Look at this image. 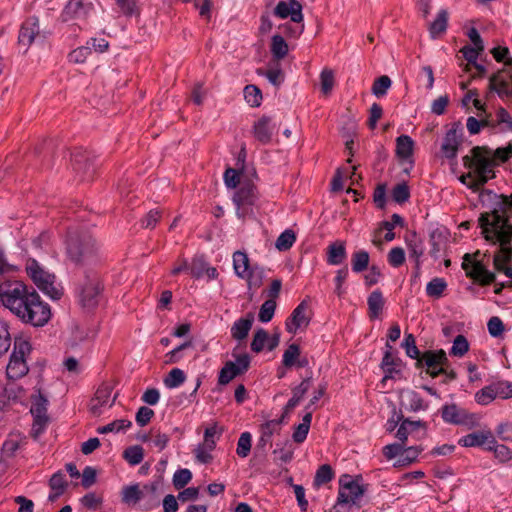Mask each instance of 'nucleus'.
<instances>
[{
    "mask_svg": "<svg viewBox=\"0 0 512 512\" xmlns=\"http://www.w3.org/2000/svg\"><path fill=\"white\" fill-rule=\"evenodd\" d=\"M274 461L277 464L289 463L293 459V449L289 441H286L282 447L274 449Z\"/></svg>",
    "mask_w": 512,
    "mask_h": 512,
    "instance_id": "obj_41",
    "label": "nucleus"
},
{
    "mask_svg": "<svg viewBox=\"0 0 512 512\" xmlns=\"http://www.w3.org/2000/svg\"><path fill=\"white\" fill-rule=\"evenodd\" d=\"M101 291L98 275L92 271L86 272L76 290L80 305L85 309L95 308L99 303Z\"/></svg>",
    "mask_w": 512,
    "mask_h": 512,
    "instance_id": "obj_7",
    "label": "nucleus"
},
{
    "mask_svg": "<svg viewBox=\"0 0 512 512\" xmlns=\"http://www.w3.org/2000/svg\"><path fill=\"white\" fill-rule=\"evenodd\" d=\"M49 35V32L40 29L39 19L37 17H29L20 26L18 46L20 49L23 48V51L26 52L35 41L44 42Z\"/></svg>",
    "mask_w": 512,
    "mask_h": 512,
    "instance_id": "obj_9",
    "label": "nucleus"
},
{
    "mask_svg": "<svg viewBox=\"0 0 512 512\" xmlns=\"http://www.w3.org/2000/svg\"><path fill=\"white\" fill-rule=\"evenodd\" d=\"M460 136L456 129H449L443 139L441 152L447 159H454L457 156L460 145Z\"/></svg>",
    "mask_w": 512,
    "mask_h": 512,
    "instance_id": "obj_23",
    "label": "nucleus"
},
{
    "mask_svg": "<svg viewBox=\"0 0 512 512\" xmlns=\"http://www.w3.org/2000/svg\"><path fill=\"white\" fill-rule=\"evenodd\" d=\"M388 263L394 267L398 268L405 262V251L401 247L392 248L387 256Z\"/></svg>",
    "mask_w": 512,
    "mask_h": 512,
    "instance_id": "obj_62",
    "label": "nucleus"
},
{
    "mask_svg": "<svg viewBox=\"0 0 512 512\" xmlns=\"http://www.w3.org/2000/svg\"><path fill=\"white\" fill-rule=\"evenodd\" d=\"M186 380L185 372L180 368H173L164 378L163 383L166 388L174 389L180 387Z\"/></svg>",
    "mask_w": 512,
    "mask_h": 512,
    "instance_id": "obj_35",
    "label": "nucleus"
},
{
    "mask_svg": "<svg viewBox=\"0 0 512 512\" xmlns=\"http://www.w3.org/2000/svg\"><path fill=\"white\" fill-rule=\"evenodd\" d=\"M448 358L444 350H427L417 358L416 366L418 368L426 367L427 370L434 366H447Z\"/></svg>",
    "mask_w": 512,
    "mask_h": 512,
    "instance_id": "obj_21",
    "label": "nucleus"
},
{
    "mask_svg": "<svg viewBox=\"0 0 512 512\" xmlns=\"http://www.w3.org/2000/svg\"><path fill=\"white\" fill-rule=\"evenodd\" d=\"M362 476L353 478L349 474H343L339 478V492L337 504H357L364 495L366 488L361 484Z\"/></svg>",
    "mask_w": 512,
    "mask_h": 512,
    "instance_id": "obj_8",
    "label": "nucleus"
},
{
    "mask_svg": "<svg viewBox=\"0 0 512 512\" xmlns=\"http://www.w3.org/2000/svg\"><path fill=\"white\" fill-rule=\"evenodd\" d=\"M91 54L90 46H81L73 51H71L68 55L69 61L76 64H82L86 61L88 56Z\"/></svg>",
    "mask_w": 512,
    "mask_h": 512,
    "instance_id": "obj_59",
    "label": "nucleus"
},
{
    "mask_svg": "<svg viewBox=\"0 0 512 512\" xmlns=\"http://www.w3.org/2000/svg\"><path fill=\"white\" fill-rule=\"evenodd\" d=\"M280 19L290 17L291 21L301 23L303 21L302 5L298 0L280 1L273 11Z\"/></svg>",
    "mask_w": 512,
    "mask_h": 512,
    "instance_id": "obj_18",
    "label": "nucleus"
},
{
    "mask_svg": "<svg viewBox=\"0 0 512 512\" xmlns=\"http://www.w3.org/2000/svg\"><path fill=\"white\" fill-rule=\"evenodd\" d=\"M334 477V472L329 464L321 465L315 474L313 484L315 487H320L330 482Z\"/></svg>",
    "mask_w": 512,
    "mask_h": 512,
    "instance_id": "obj_40",
    "label": "nucleus"
},
{
    "mask_svg": "<svg viewBox=\"0 0 512 512\" xmlns=\"http://www.w3.org/2000/svg\"><path fill=\"white\" fill-rule=\"evenodd\" d=\"M469 350V343L465 336L457 335L453 341L450 354L456 357H462Z\"/></svg>",
    "mask_w": 512,
    "mask_h": 512,
    "instance_id": "obj_55",
    "label": "nucleus"
},
{
    "mask_svg": "<svg viewBox=\"0 0 512 512\" xmlns=\"http://www.w3.org/2000/svg\"><path fill=\"white\" fill-rule=\"evenodd\" d=\"M157 488L156 483L145 485L143 489H140L138 484L125 486L122 489V501L126 504H136L145 497L146 492L154 494Z\"/></svg>",
    "mask_w": 512,
    "mask_h": 512,
    "instance_id": "obj_22",
    "label": "nucleus"
},
{
    "mask_svg": "<svg viewBox=\"0 0 512 512\" xmlns=\"http://www.w3.org/2000/svg\"><path fill=\"white\" fill-rule=\"evenodd\" d=\"M274 128L271 118L263 116L253 126L254 137L262 144H268L272 139Z\"/></svg>",
    "mask_w": 512,
    "mask_h": 512,
    "instance_id": "obj_24",
    "label": "nucleus"
},
{
    "mask_svg": "<svg viewBox=\"0 0 512 512\" xmlns=\"http://www.w3.org/2000/svg\"><path fill=\"white\" fill-rule=\"evenodd\" d=\"M462 268L466 271L467 277L484 286L493 283L496 279L493 272L489 271L482 262L473 260L470 254L464 255Z\"/></svg>",
    "mask_w": 512,
    "mask_h": 512,
    "instance_id": "obj_13",
    "label": "nucleus"
},
{
    "mask_svg": "<svg viewBox=\"0 0 512 512\" xmlns=\"http://www.w3.org/2000/svg\"><path fill=\"white\" fill-rule=\"evenodd\" d=\"M300 355V348L297 344L293 343L288 346L284 351L282 363L286 367H292L296 364V360Z\"/></svg>",
    "mask_w": 512,
    "mask_h": 512,
    "instance_id": "obj_58",
    "label": "nucleus"
},
{
    "mask_svg": "<svg viewBox=\"0 0 512 512\" xmlns=\"http://www.w3.org/2000/svg\"><path fill=\"white\" fill-rule=\"evenodd\" d=\"M271 53L277 60H281L287 55L288 45L281 35H274L272 37Z\"/></svg>",
    "mask_w": 512,
    "mask_h": 512,
    "instance_id": "obj_38",
    "label": "nucleus"
},
{
    "mask_svg": "<svg viewBox=\"0 0 512 512\" xmlns=\"http://www.w3.org/2000/svg\"><path fill=\"white\" fill-rule=\"evenodd\" d=\"M73 170L79 175L80 181H88L96 171V165L86 150H79L72 154Z\"/></svg>",
    "mask_w": 512,
    "mask_h": 512,
    "instance_id": "obj_14",
    "label": "nucleus"
},
{
    "mask_svg": "<svg viewBox=\"0 0 512 512\" xmlns=\"http://www.w3.org/2000/svg\"><path fill=\"white\" fill-rule=\"evenodd\" d=\"M48 404V399L41 393L40 389L31 395L30 413L33 416V430L36 433H42L48 424Z\"/></svg>",
    "mask_w": 512,
    "mask_h": 512,
    "instance_id": "obj_12",
    "label": "nucleus"
},
{
    "mask_svg": "<svg viewBox=\"0 0 512 512\" xmlns=\"http://www.w3.org/2000/svg\"><path fill=\"white\" fill-rule=\"evenodd\" d=\"M369 265V253L365 250H358L352 254L351 266L352 271L355 273H361L368 268Z\"/></svg>",
    "mask_w": 512,
    "mask_h": 512,
    "instance_id": "obj_36",
    "label": "nucleus"
},
{
    "mask_svg": "<svg viewBox=\"0 0 512 512\" xmlns=\"http://www.w3.org/2000/svg\"><path fill=\"white\" fill-rule=\"evenodd\" d=\"M66 253L70 261L76 265L93 264L97 260L95 239L88 233L69 234Z\"/></svg>",
    "mask_w": 512,
    "mask_h": 512,
    "instance_id": "obj_4",
    "label": "nucleus"
},
{
    "mask_svg": "<svg viewBox=\"0 0 512 512\" xmlns=\"http://www.w3.org/2000/svg\"><path fill=\"white\" fill-rule=\"evenodd\" d=\"M321 90L324 94L331 92L334 86V74L330 69L322 70L320 74Z\"/></svg>",
    "mask_w": 512,
    "mask_h": 512,
    "instance_id": "obj_64",
    "label": "nucleus"
},
{
    "mask_svg": "<svg viewBox=\"0 0 512 512\" xmlns=\"http://www.w3.org/2000/svg\"><path fill=\"white\" fill-rule=\"evenodd\" d=\"M254 316L252 313H248L246 317L240 318L234 322L231 327V335L236 340H244L251 330L253 325Z\"/></svg>",
    "mask_w": 512,
    "mask_h": 512,
    "instance_id": "obj_26",
    "label": "nucleus"
},
{
    "mask_svg": "<svg viewBox=\"0 0 512 512\" xmlns=\"http://www.w3.org/2000/svg\"><path fill=\"white\" fill-rule=\"evenodd\" d=\"M296 241V235L293 230L286 229L283 231L275 242V247L279 251H286L290 249Z\"/></svg>",
    "mask_w": 512,
    "mask_h": 512,
    "instance_id": "obj_42",
    "label": "nucleus"
},
{
    "mask_svg": "<svg viewBox=\"0 0 512 512\" xmlns=\"http://www.w3.org/2000/svg\"><path fill=\"white\" fill-rule=\"evenodd\" d=\"M267 340V331L263 328H259L253 336V340L251 342V350L255 353L261 352L264 349Z\"/></svg>",
    "mask_w": 512,
    "mask_h": 512,
    "instance_id": "obj_52",
    "label": "nucleus"
},
{
    "mask_svg": "<svg viewBox=\"0 0 512 512\" xmlns=\"http://www.w3.org/2000/svg\"><path fill=\"white\" fill-rule=\"evenodd\" d=\"M244 98L251 107H259L262 102V92L255 85H247L244 88Z\"/></svg>",
    "mask_w": 512,
    "mask_h": 512,
    "instance_id": "obj_44",
    "label": "nucleus"
},
{
    "mask_svg": "<svg viewBox=\"0 0 512 512\" xmlns=\"http://www.w3.org/2000/svg\"><path fill=\"white\" fill-rule=\"evenodd\" d=\"M112 387L109 384H102L98 387L95 392L93 399L91 400V412L94 415L101 413V408L104 406L111 407L115 401L116 396L111 399Z\"/></svg>",
    "mask_w": 512,
    "mask_h": 512,
    "instance_id": "obj_20",
    "label": "nucleus"
},
{
    "mask_svg": "<svg viewBox=\"0 0 512 512\" xmlns=\"http://www.w3.org/2000/svg\"><path fill=\"white\" fill-rule=\"evenodd\" d=\"M402 405L410 412L425 411L429 404L414 390H405L402 392Z\"/></svg>",
    "mask_w": 512,
    "mask_h": 512,
    "instance_id": "obj_25",
    "label": "nucleus"
},
{
    "mask_svg": "<svg viewBox=\"0 0 512 512\" xmlns=\"http://www.w3.org/2000/svg\"><path fill=\"white\" fill-rule=\"evenodd\" d=\"M257 199L256 187L251 183L243 184L233 197V202L237 207V216L244 217L245 207L255 205Z\"/></svg>",
    "mask_w": 512,
    "mask_h": 512,
    "instance_id": "obj_15",
    "label": "nucleus"
},
{
    "mask_svg": "<svg viewBox=\"0 0 512 512\" xmlns=\"http://www.w3.org/2000/svg\"><path fill=\"white\" fill-rule=\"evenodd\" d=\"M222 434V429H219L216 424L209 426L205 429L204 432V443L209 449H214L216 447L215 437H220Z\"/></svg>",
    "mask_w": 512,
    "mask_h": 512,
    "instance_id": "obj_63",
    "label": "nucleus"
},
{
    "mask_svg": "<svg viewBox=\"0 0 512 512\" xmlns=\"http://www.w3.org/2000/svg\"><path fill=\"white\" fill-rule=\"evenodd\" d=\"M392 198L396 203L402 204L410 198V190L408 185L403 182L397 184L392 190Z\"/></svg>",
    "mask_w": 512,
    "mask_h": 512,
    "instance_id": "obj_61",
    "label": "nucleus"
},
{
    "mask_svg": "<svg viewBox=\"0 0 512 512\" xmlns=\"http://www.w3.org/2000/svg\"><path fill=\"white\" fill-rule=\"evenodd\" d=\"M123 458L132 466H136L143 461L144 449L140 445H133L126 448L123 452Z\"/></svg>",
    "mask_w": 512,
    "mask_h": 512,
    "instance_id": "obj_37",
    "label": "nucleus"
},
{
    "mask_svg": "<svg viewBox=\"0 0 512 512\" xmlns=\"http://www.w3.org/2000/svg\"><path fill=\"white\" fill-rule=\"evenodd\" d=\"M192 479V473L187 468H182L176 470L173 475V485L176 489L184 488Z\"/></svg>",
    "mask_w": 512,
    "mask_h": 512,
    "instance_id": "obj_50",
    "label": "nucleus"
},
{
    "mask_svg": "<svg viewBox=\"0 0 512 512\" xmlns=\"http://www.w3.org/2000/svg\"><path fill=\"white\" fill-rule=\"evenodd\" d=\"M265 278V269L263 266L253 264L249 269L247 276L243 279L247 281L248 289H258Z\"/></svg>",
    "mask_w": 512,
    "mask_h": 512,
    "instance_id": "obj_31",
    "label": "nucleus"
},
{
    "mask_svg": "<svg viewBox=\"0 0 512 512\" xmlns=\"http://www.w3.org/2000/svg\"><path fill=\"white\" fill-rule=\"evenodd\" d=\"M116 4L127 17L139 16L140 14L136 0H116Z\"/></svg>",
    "mask_w": 512,
    "mask_h": 512,
    "instance_id": "obj_53",
    "label": "nucleus"
},
{
    "mask_svg": "<svg viewBox=\"0 0 512 512\" xmlns=\"http://www.w3.org/2000/svg\"><path fill=\"white\" fill-rule=\"evenodd\" d=\"M252 265H250V261L248 255L242 251H236L233 254V268L235 274L243 279L247 276V273Z\"/></svg>",
    "mask_w": 512,
    "mask_h": 512,
    "instance_id": "obj_30",
    "label": "nucleus"
},
{
    "mask_svg": "<svg viewBox=\"0 0 512 512\" xmlns=\"http://www.w3.org/2000/svg\"><path fill=\"white\" fill-rule=\"evenodd\" d=\"M447 288V282L443 278H433L426 285V294L432 298H440L443 295V292Z\"/></svg>",
    "mask_w": 512,
    "mask_h": 512,
    "instance_id": "obj_39",
    "label": "nucleus"
},
{
    "mask_svg": "<svg viewBox=\"0 0 512 512\" xmlns=\"http://www.w3.org/2000/svg\"><path fill=\"white\" fill-rule=\"evenodd\" d=\"M486 441V431H477L460 438L458 444L462 447H478L483 446Z\"/></svg>",
    "mask_w": 512,
    "mask_h": 512,
    "instance_id": "obj_34",
    "label": "nucleus"
},
{
    "mask_svg": "<svg viewBox=\"0 0 512 512\" xmlns=\"http://www.w3.org/2000/svg\"><path fill=\"white\" fill-rule=\"evenodd\" d=\"M92 10L93 4L90 0H69L61 13V18L64 22L84 19Z\"/></svg>",
    "mask_w": 512,
    "mask_h": 512,
    "instance_id": "obj_16",
    "label": "nucleus"
},
{
    "mask_svg": "<svg viewBox=\"0 0 512 512\" xmlns=\"http://www.w3.org/2000/svg\"><path fill=\"white\" fill-rule=\"evenodd\" d=\"M467 130L471 135L478 134L482 127L494 126L491 122L485 118L478 120L477 118L470 116L466 121Z\"/></svg>",
    "mask_w": 512,
    "mask_h": 512,
    "instance_id": "obj_60",
    "label": "nucleus"
},
{
    "mask_svg": "<svg viewBox=\"0 0 512 512\" xmlns=\"http://www.w3.org/2000/svg\"><path fill=\"white\" fill-rule=\"evenodd\" d=\"M238 375L239 373L236 371L234 367V362L228 361L219 372L218 383L220 385H227L231 380H233Z\"/></svg>",
    "mask_w": 512,
    "mask_h": 512,
    "instance_id": "obj_48",
    "label": "nucleus"
},
{
    "mask_svg": "<svg viewBox=\"0 0 512 512\" xmlns=\"http://www.w3.org/2000/svg\"><path fill=\"white\" fill-rule=\"evenodd\" d=\"M132 426V422L127 419H118L105 426H101L97 429L99 434H107L110 432H120L129 429Z\"/></svg>",
    "mask_w": 512,
    "mask_h": 512,
    "instance_id": "obj_43",
    "label": "nucleus"
},
{
    "mask_svg": "<svg viewBox=\"0 0 512 512\" xmlns=\"http://www.w3.org/2000/svg\"><path fill=\"white\" fill-rule=\"evenodd\" d=\"M496 398L497 397H496V394L494 392V384H493V382L491 384L483 387L482 389H480L475 394V400L480 405H488L493 400H495Z\"/></svg>",
    "mask_w": 512,
    "mask_h": 512,
    "instance_id": "obj_45",
    "label": "nucleus"
},
{
    "mask_svg": "<svg viewBox=\"0 0 512 512\" xmlns=\"http://www.w3.org/2000/svg\"><path fill=\"white\" fill-rule=\"evenodd\" d=\"M441 417L445 423L466 426L467 428L477 426L479 421L476 414L469 413L466 409L459 407L455 403L444 404L441 407Z\"/></svg>",
    "mask_w": 512,
    "mask_h": 512,
    "instance_id": "obj_10",
    "label": "nucleus"
},
{
    "mask_svg": "<svg viewBox=\"0 0 512 512\" xmlns=\"http://www.w3.org/2000/svg\"><path fill=\"white\" fill-rule=\"evenodd\" d=\"M369 316L371 319H377L384 307V298L382 292L377 289L370 293L367 299Z\"/></svg>",
    "mask_w": 512,
    "mask_h": 512,
    "instance_id": "obj_29",
    "label": "nucleus"
},
{
    "mask_svg": "<svg viewBox=\"0 0 512 512\" xmlns=\"http://www.w3.org/2000/svg\"><path fill=\"white\" fill-rule=\"evenodd\" d=\"M347 257L345 243L343 241H336L327 247V263L329 265H340Z\"/></svg>",
    "mask_w": 512,
    "mask_h": 512,
    "instance_id": "obj_27",
    "label": "nucleus"
},
{
    "mask_svg": "<svg viewBox=\"0 0 512 512\" xmlns=\"http://www.w3.org/2000/svg\"><path fill=\"white\" fill-rule=\"evenodd\" d=\"M11 345V336L7 322L0 319V357L3 356Z\"/></svg>",
    "mask_w": 512,
    "mask_h": 512,
    "instance_id": "obj_51",
    "label": "nucleus"
},
{
    "mask_svg": "<svg viewBox=\"0 0 512 512\" xmlns=\"http://www.w3.org/2000/svg\"><path fill=\"white\" fill-rule=\"evenodd\" d=\"M481 203L489 210L481 213L478 222L482 234L487 240L499 243V252L504 262L512 259V198L497 195L491 190H482L479 194Z\"/></svg>",
    "mask_w": 512,
    "mask_h": 512,
    "instance_id": "obj_1",
    "label": "nucleus"
},
{
    "mask_svg": "<svg viewBox=\"0 0 512 512\" xmlns=\"http://www.w3.org/2000/svg\"><path fill=\"white\" fill-rule=\"evenodd\" d=\"M494 384V392L497 398L506 400L512 398V382L496 381Z\"/></svg>",
    "mask_w": 512,
    "mask_h": 512,
    "instance_id": "obj_57",
    "label": "nucleus"
},
{
    "mask_svg": "<svg viewBox=\"0 0 512 512\" xmlns=\"http://www.w3.org/2000/svg\"><path fill=\"white\" fill-rule=\"evenodd\" d=\"M414 142L408 135H400L396 138V155L400 159H408L412 156Z\"/></svg>",
    "mask_w": 512,
    "mask_h": 512,
    "instance_id": "obj_32",
    "label": "nucleus"
},
{
    "mask_svg": "<svg viewBox=\"0 0 512 512\" xmlns=\"http://www.w3.org/2000/svg\"><path fill=\"white\" fill-rule=\"evenodd\" d=\"M276 310V301L273 299L266 300L260 307L258 319L262 323L272 320Z\"/></svg>",
    "mask_w": 512,
    "mask_h": 512,
    "instance_id": "obj_47",
    "label": "nucleus"
},
{
    "mask_svg": "<svg viewBox=\"0 0 512 512\" xmlns=\"http://www.w3.org/2000/svg\"><path fill=\"white\" fill-rule=\"evenodd\" d=\"M26 272L33 283L53 300L60 299L62 290L56 285L54 274L46 271L35 259H28Z\"/></svg>",
    "mask_w": 512,
    "mask_h": 512,
    "instance_id": "obj_5",
    "label": "nucleus"
},
{
    "mask_svg": "<svg viewBox=\"0 0 512 512\" xmlns=\"http://www.w3.org/2000/svg\"><path fill=\"white\" fill-rule=\"evenodd\" d=\"M448 23V12L445 9H441L436 19L430 24L429 32L432 38H437L441 34H443L447 29Z\"/></svg>",
    "mask_w": 512,
    "mask_h": 512,
    "instance_id": "obj_33",
    "label": "nucleus"
},
{
    "mask_svg": "<svg viewBox=\"0 0 512 512\" xmlns=\"http://www.w3.org/2000/svg\"><path fill=\"white\" fill-rule=\"evenodd\" d=\"M252 445V435L250 432H243L237 442L236 453L239 457L245 458L249 455Z\"/></svg>",
    "mask_w": 512,
    "mask_h": 512,
    "instance_id": "obj_46",
    "label": "nucleus"
},
{
    "mask_svg": "<svg viewBox=\"0 0 512 512\" xmlns=\"http://www.w3.org/2000/svg\"><path fill=\"white\" fill-rule=\"evenodd\" d=\"M385 347L386 350L381 361V368L384 372L383 382L387 379H395L401 374V370L399 369L401 360L393 354V347L389 342L386 343Z\"/></svg>",
    "mask_w": 512,
    "mask_h": 512,
    "instance_id": "obj_19",
    "label": "nucleus"
},
{
    "mask_svg": "<svg viewBox=\"0 0 512 512\" xmlns=\"http://www.w3.org/2000/svg\"><path fill=\"white\" fill-rule=\"evenodd\" d=\"M406 244L408 247L409 256L415 259L416 267L419 269L420 258L423 256L425 251L423 240L420 239L414 232L410 236L406 237Z\"/></svg>",
    "mask_w": 512,
    "mask_h": 512,
    "instance_id": "obj_28",
    "label": "nucleus"
},
{
    "mask_svg": "<svg viewBox=\"0 0 512 512\" xmlns=\"http://www.w3.org/2000/svg\"><path fill=\"white\" fill-rule=\"evenodd\" d=\"M402 347L405 349L406 355L412 359H416L421 355V352L416 346V340L413 334H405Z\"/></svg>",
    "mask_w": 512,
    "mask_h": 512,
    "instance_id": "obj_54",
    "label": "nucleus"
},
{
    "mask_svg": "<svg viewBox=\"0 0 512 512\" xmlns=\"http://www.w3.org/2000/svg\"><path fill=\"white\" fill-rule=\"evenodd\" d=\"M31 350L32 347L28 340L23 338L14 339L13 351L6 367V374L9 379L18 380L28 373L29 367L26 363V356L30 354Z\"/></svg>",
    "mask_w": 512,
    "mask_h": 512,
    "instance_id": "obj_6",
    "label": "nucleus"
},
{
    "mask_svg": "<svg viewBox=\"0 0 512 512\" xmlns=\"http://www.w3.org/2000/svg\"><path fill=\"white\" fill-rule=\"evenodd\" d=\"M422 449L418 446H411L408 448L404 447V451L401 453V457L398 459V465H408L414 462Z\"/></svg>",
    "mask_w": 512,
    "mask_h": 512,
    "instance_id": "obj_56",
    "label": "nucleus"
},
{
    "mask_svg": "<svg viewBox=\"0 0 512 512\" xmlns=\"http://www.w3.org/2000/svg\"><path fill=\"white\" fill-rule=\"evenodd\" d=\"M391 84V79L388 76H380L373 83L372 93L378 98L383 97L386 95L387 90L390 88Z\"/></svg>",
    "mask_w": 512,
    "mask_h": 512,
    "instance_id": "obj_49",
    "label": "nucleus"
},
{
    "mask_svg": "<svg viewBox=\"0 0 512 512\" xmlns=\"http://www.w3.org/2000/svg\"><path fill=\"white\" fill-rule=\"evenodd\" d=\"M489 89L503 99L512 101V58L506 62V67L489 78Z\"/></svg>",
    "mask_w": 512,
    "mask_h": 512,
    "instance_id": "obj_11",
    "label": "nucleus"
},
{
    "mask_svg": "<svg viewBox=\"0 0 512 512\" xmlns=\"http://www.w3.org/2000/svg\"><path fill=\"white\" fill-rule=\"evenodd\" d=\"M308 308L309 304L307 300L300 302L285 322L287 332L295 334L299 328L309 325L310 316L307 314Z\"/></svg>",
    "mask_w": 512,
    "mask_h": 512,
    "instance_id": "obj_17",
    "label": "nucleus"
},
{
    "mask_svg": "<svg viewBox=\"0 0 512 512\" xmlns=\"http://www.w3.org/2000/svg\"><path fill=\"white\" fill-rule=\"evenodd\" d=\"M0 303L22 323L43 327L51 319L48 303L37 291L20 280H5L0 283Z\"/></svg>",
    "mask_w": 512,
    "mask_h": 512,
    "instance_id": "obj_2",
    "label": "nucleus"
},
{
    "mask_svg": "<svg viewBox=\"0 0 512 512\" xmlns=\"http://www.w3.org/2000/svg\"><path fill=\"white\" fill-rule=\"evenodd\" d=\"M463 165L472 170L475 174V180L468 184V188L473 192L480 190L488 180L495 177L493 170L497 164L493 159V150L484 146H475L471 149V155L463 157Z\"/></svg>",
    "mask_w": 512,
    "mask_h": 512,
    "instance_id": "obj_3",
    "label": "nucleus"
}]
</instances>
